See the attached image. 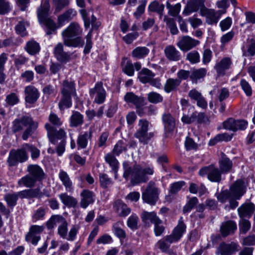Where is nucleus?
Listing matches in <instances>:
<instances>
[{
    "label": "nucleus",
    "instance_id": "obj_1",
    "mask_svg": "<svg viewBox=\"0 0 255 255\" xmlns=\"http://www.w3.org/2000/svg\"><path fill=\"white\" fill-rule=\"evenodd\" d=\"M123 177L127 180L130 177V182L133 185L146 182L148 180L147 175H152L154 172L152 167L143 168L138 164L131 167L127 162L123 163Z\"/></svg>",
    "mask_w": 255,
    "mask_h": 255
},
{
    "label": "nucleus",
    "instance_id": "obj_2",
    "mask_svg": "<svg viewBox=\"0 0 255 255\" xmlns=\"http://www.w3.org/2000/svg\"><path fill=\"white\" fill-rule=\"evenodd\" d=\"M82 33V29L78 23L71 22L61 33L64 44L68 47H82L84 44Z\"/></svg>",
    "mask_w": 255,
    "mask_h": 255
},
{
    "label": "nucleus",
    "instance_id": "obj_3",
    "mask_svg": "<svg viewBox=\"0 0 255 255\" xmlns=\"http://www.w3.org/2000/svg\"><path fill=\"white\" fill-rule=\"evenodd\" d=\"M38 126V122L33 121L31 117L23 116L21 118L15 119L12 122L11 129L14 133H16L26 128L22 134V139L26 140L33 134Z\"/></svg>",
    "mask_w": 255,
    "mask_h": 255
},
{
    "label": "nucleus",
    "instance_id": "obj_4",
    "mask_svg": "<svg viewBox=\"0 0 255 255\" xmlns=\"http://www.w3.org/2000/svg\"><path fill=\"white\" fill-rule=\"evenodd\" d=\"M50 9L49 0H44L37 10V15L40 23H43L47 28L46 34L50 35L57 29L55 23L48 17Z\"/></svg>",
    "mask_w": 255,
    "mask_h": 255
},
{
    "label": "nucleus",
    "instance_id": "obj_5",
    "mask_svg": "<svg viewBox=\"0 0 255 255\" xmlns=\"http://www.w3.org/2000/svg\"><path fill=\"white\" fill-rule=\"evenodd\" d=\"M28 158V153L24 148V144L21 148L17 149H11L7 158V162L10 166L15 165L18 162H24Z\"/></svg>",
    "mask_w": 255,
    "mask_h": 255
},
{
    "label": "nucleus",
    "instance_id": "obj_6",
    "mask_svg": "<svg viewBox=\"0 0 255 255\" xmlns=\"http://www.w3.org/2000/svg\"><path fill=\"white\" fill-rule=\"evenodd\" d=\"M159 193V191L154 183L150 182L142 193V199L144 202L154 205L158 199Z\"/></svg>",
    "mask_w": 255,
    "mask_h": 255
},
{
    "label": "nucleus",
    "instance_id": "obj_7",
    "mask_svg": "<svg viewBox=\"0 0 255 255\" xmlns=\"http://www.w3.org/2000/svg\"><path fill=\"white\" fill-rule=\"evenodd\" d=\"M223 173L218 168L211 164L205 166L199 171L200 176H207L208 179L211 182H219L221 180V174Z\"/></svg>",
    "mask_w": 255,
    "mask_h": 255
},
{
    "label": "nucleus",
    "instance_id": "obj_8",
    "mask_svg": "<svg viewBox=\"0 0 255 255\" xmlns=\"http://www.w3.org/2000/svg\"><path fill=\"white\" fill-rule=\"evenodd\" d=\"M225 13V10L216 11L214 9H209L205 7L201 9L200 14L206 17V22L210 25L216 24L221 15Z\"/></svg>",
    "mask_w": 255,
    "mask_h": 255
},
{
    "label": "nucleus",
    "instance_id": "obj_9",
    "mask_svg": "<svg viewBox=\"0 0 255 255\" xmlns=\"http://www.w3.org/2000/svg\"><path fill=\"white\" fill-rule=\"evenodd\" d=\"M45 128L47 131V135L50 142L56 144L63 139L66 140V132L63 129L55 130L49 124L45 125Z\"/></svg>",
    "mask_w": 255,
    "mask_h": 255
},
{
    "label": "nucleus",
    "instance_id": "obj_10",
    "mask_svg": "<svg viewBox=\"0 0 255 255\" xmlns=\"http://www.w3.org/2000/svg\"><path fill=\"white\" fill-rule=\"evenodd\" d=\"M199 40L189 36H184L180 38L176 45L181 51L187 52L199 45Z\"/></svg>",
    "mask_w": 255,
    "mask_h": 255
},
{
    "label": "nucleus",
    "instance_id": "obj_11",
    "mask_svg": "<svg viewBox=\"0 0 255 255\" xmlns=\"http://www.w3.org/2000/svg\"><path fill=\"white\" fill-rule=\"evenodd\" d=\"M239 245L235 242L227 244L221 243L217 248L216 255H231L239 250Z\"/></svg>",
    "mask_w": 255,
    "mask_h": 255
},
{
    "label": "nucleus",
    "instance_id": "obj_12",
    "mask_svg": "<svg viewBox=\"0 0 255 255\" xmlns=\"http://www.w3.org/2000/svg\"><path fill=\"white\" fill-rule=\"evenodd\" d=\"M95 94H96V96L94 101L96 103L100 104L105 101L106 92L103 87V83L101 82H98L95 87L90 90V96L93 97Z\"/></svg>",
    "mask_w": 255,
    "mask_h": 255
},
{
    "label": "nucleus",
    "instance_id": "obj_13",
    "mask_svg": "<svg viewBox=\"0 0 255 255\" xmlns=\"http://www.w3.org/2000/svg\"><path fill=\"white\" fill-rule=\"evenodd\" d=\"M205 7L204 1L203 0H190L189 1L183 11L185 15H188L192 12L197 11L199 8L200 9Z\"/></svg>",
    "mask_w": 255,
    "mask_h": 255
},
{
    "label": "nucleus",
    "instance_id": "obj_14",
    "mask_svg": "<svg viewBox=\"0 0 255 255\" xmlns=\"http://www.w3.org/2000/svg\"><path fill=\"white\" fill-rule=\"evenodd\" d=\"M26 170L37 181H40L44 178L45 173L43 169L37 164L29 165Z\"/></svg>",
    "mask_w": 255,
    "mask_h": 255
},
{
    "label": "nucleus",
    "instance_id": "obj_15",
    "mask_svg": "<svg viewBox=\"0 0 255 255\" xmlns=\"http://www.w3.org/2000/svg\"><path fill=\"white\" fill-rule=\"evenodd\" d=\"M164 52L166 58L170 61H178L181 59L180 52L172 45L166 46Z\"/></svg>",
    "mask_w": 255,
    "mask_h": 255
},
{
    "label": "nucleus",
    "instance_id": "obj_16",
    "mask_svg": "<svg viewBox=\"0 0 255 255\" xmlns=\"http://www.w3.org/2000/svg\"><path fill=\"white\" fill-rule=\"evenodd\" d=\"M80 196L81 197L80 206L84 209H86L90 204H92L95 202V195L90 190H83L80 193Z\"/></svg>",
    "mask_w": 255,
    "mask_h": 255
},
{
    "label": "nucleus",
    "instance_id": "obj_17",
    "mask_svg": "<svg viewBox=\"0 0 255 255\" xmlns=\"http://www.w3.org/2000/svg\"><path fill=\"white\" fill-rule=\"evenodd\" d=\"M25 99L26 102L33 104L35 103L39 97L38 90L33 86H28L25 88Z\"/></svg>",
    "mask_w": 255,
    "mask_h": 255
},
{
    "label": "nucleus",
    "instance_id": "obj_18",
    "mask_svg": "<svg viewBox=\"0 0 255 255\" xmlns=\"http://www.w3.org/2000/svg\"><path fill=\"white\" fill-rule=\"evenodd\" d=\"M124 99L127 103L134 105L137 109L142 107L144 105L143 98L138 97L132 92L127 93L124 97Z\"/></svg>",
    "mask_w": 255,
    "mask_h": 255
},
{
    "label": "nucleus",
    "instance_id": "obj_19",
    "mask_svg": "<svg viewBox=\"0 0 255 255\" xmlns=\"http://www.w3.org/2000/svg\"><path fill=\"white\" fill-rule=\"evenodd\" d=\"M230 192L234 198L239 199L245 192L243 181L242 180H237L231 186Z\"/></svg>",
    "mask_w": 255,
    "mask_h": 255
},
{
    "label": "nucleus",
    "instance_id": "obj_20",
    "mask_svg": "<svg viewBox=\"0 0 255 255\" xmlns=\"http://www.w3.org/2000/svg\"><path fill=\"white\" fill-rule=\"evenodd\" d=\"M255 210V205L252 203L243 204L238 209V213L241 218L245 217H250Z\"/></svg>",
    "mask_w": 255,
    "mask_h": 255
},
{
    "label": "nucleus",
    "instance_id": "obj_21",
    "mask_svg": "<svg viewBox=\"0 0 255 255\" xmlns=\"http://www.w3.org/2000/svg\"><path fill=\"white\" fill-rule=\"evenodd\" d=\"M114 210L120 217H125L130 212V209L121 200H117L114 204Z\"/></svg>",
    "mask_w": 255,
    "mask_h": 255
},
{
    "label": "nucleus",
    "instance_id": "obj_22",
    "mask_svg": "<svg viewBox=\"0 0 255 255\" xmlns=\"http://www.w3.org/2000/svg\"><path fill=\"white\" fill-rule=\"evenodd\" d=\"M237 229L236 223L233 221H228L222 223L220 231L223 237H227L229 235L234 233Z\"/></svg>",
    "mask_w": 255,
    "mask_h": 255
},
{
    "label": "nucleus",
    "instance_id": "obj_23",
    "mask_svg": "<svg viewBox=\"0 0 255 255\" xmlns=\"http://www.w3.org/2000/svg\"><path fill=\"white\" fill-rule=\"evenodd\" d=\"M231 64L230 59L224 58L215 65L214 69L218 75H223L225 73V71L230 68Z\"/></svg>",
    "mask_w": 255,
    "mask_h": 255
},
{
    "label": "nucleus",
    "instance_id": "obj_24",
    "mask_svg": "<svg viewBox=\"0 0 255 255\" xmlns=\"http://www.w3.org/2000/svg\"><path fill=\"white\" fill-rule=\"evenodd\" d=\"M92 131L91 130L80 133L77 140L78 148H86L88 144V140L92 137Z\"/></svg>",
    "mask_w": 255,
    "mask_h": 255
},
{
    "label": "nucleus",
    "instance_id": "obj_25",
    "mask_svg": "<svg viewBox=\"0 0 255 255\" xmlns=\"http://www.w3.org/2000/svg\"><path fill=\"white\" fill-rule=\"evenodd\" d=\"M219 163L220 170L223 173L229 172L232 168V161L223 152L221 153V158Z\"/></svg>",
    "mask_w": 255,
    "mask_h": 255
},
{
    "label": "nucleus",
    "instance_id": "obj_26",
    "mask_svg": "<svg viewBox=\"0 0 255 255\" xmlns=\"http://www.w3.org/2000/svg\"><path fill=\"white\" fill-rule=\"evenodd\" d=\"M76 12L72 9H69L58 17V27H60L64 25L66 22H68L76 15Z\"/></svg>",
    "mask_w": 255,
    "mask_h": 255
},
{
    "label": "nucleus",
    "instance_id": "obj_27",
    "mask_svg": "<svg viewBox=\"0 0 255 255\" xmlns=\"http://www.w3.org/2000/svg\"><path fill=\"white\" fill-rule=\"evenodd\" d=\"M162 121L166 132H172L174 130L175 127V121L170 114H164L162 116Z\"/></svg>",
    "mask_w": 255,
    "mask_h": 255
},
{
    "label": "nucleus",
    "instance_id": "obj_28",
    "mask_svg": "<svg viewBox=\"0 0 255 255\" xmlns=\"http://www.w3.org/2000/svg\"><path fill=\"white\" fill-rule=\"evenodd\" d=\"M54 54L57 59L61 62H66L70 59V55L63 51V45L58 43L54 48Z\"/></svg>",
    "mask_w": 255,
    "mask_h": 255
},
{
    "label": "nucleus",
    "instance_id": "obj_29",
    "mask_svg": "<svg viewBox=\"0 0 255 255\" xmlns=\"http://www.w3.org/2000/svg\"><path fill=\"white\" fill-rule=\"evenodd\" d=\"M66 219L61 215H52L46 222V226L48 229H52L58 224H61Z\"/></svg>",
    "mask_w": 255,
    "mask_h": 255
},
{
    "label": "nucleus",
    "instance_id": "obj_30",
    "mask_svg": "<svg viewBox=\"0 0 255 255\" xmlns=\"http://www.w3.org/2000/svg\"><path fill=\"white\" fill-rule=\"evenodd\" d=\"M59 197L63 204L68 207H75L77 204L78 201L76 199L66 193L60 194Z\"/></svg>",
    "mask_w": 255,
    "mask_h": 255
},
{
    "label": "nucleus",
    "instance_id": "obj_31",
    "mask_svg": "<svg viewBox=\"0 0 255 255\" xmlns=\"http://www.w3.org/2000/svg\"><path fill=\"white\" fill-rule=\"evenodd\" d=\"M155 76V74L147 68H143L138 73V78L142 83H149L151 78Z\"/></svg>",
    "mask_w": 255,
    "mask_h": 255
},
{
    "label": "nucleus",
    "instance_id": "obj_32",
    "mask_svg": "<svg viewBox=\"0 0 255 255\" xmlns=\"http://www.w3.org/2000/svg\"><path fill=\"white\" fill-rule=\"evenodd\" d=\"M36 182L37 181L28 174L21 178L18 181L17 184L20 186L31 188L34 186Z\"/></svg>",
    "mask_w": 255,
    "mask_h": 255
},
{
    "label": "nucleus",
    "instance_id": "obj_33",
    "mask_svg": "<svg viewBox=\"0 0 255 255\" xmlns=\"http://www.w3.org/2000/svg\"><path fill=\"white\" fill-rule=\"evenodd\" d=\"M76 93L74 83L73 82L64 80L63 82L61 94L65 95H73Z\"/></svg>",
    "mask_w": 255,
    "mask_h": 255
},
{
    "label": "nucleus",
    "instance_id": "obj_34",
    "mask_svg": "<svg viewBox=\"0 0 255 255\" xmlns=\"http://www.w3.org/2000/svg\"><path fill=\"white\" fill-rule=\"evenodd\" d=\"M134 135L140 143L145 144L154 136V132H148V131L136 132Z\"/></svg>",
    "mask_w": 255,
    "mask_h": 255
},
{
    "label": "nucleus",
    "instance_id": "obj_35",
    "mask_svg": "<svg viewBox=\"0 0 255 255\" xmlns=\"http://www.w3.org/2000/svg\"><path fill=\"white\" fill-rule=\"evenodd\" d=\"M180 85V82L176 79L169 78L164 84V90L165 92L169 93L176 90Z\"/></svg>",
    "mask_w": 255,
    "mask_h": 255
},
{
    "label": "nucleus",
    "instance_id": "obj_36",
    "mask_svg": "<svg viewBox=\"0 0 255 255\" xmlns=\"http://www.w3.org/2000/svg\"><path fill=\"white\" fill-rule=\"evenodd\" d=\"M83 123V116L77 111H73L70 119V126L76 127Z\"/></svg>",
    "mask_w": 255,
    "mask_h": 255
},
{
    "label": "nucleus",
    "instance_id": "obj_37",
    "mask_svg": "<svg viewBox=\"0 0 255 255\" xmlns=\"http://www.w3.org/2000/svg\"><path fill=\"white\" fill-rule=\"evenodd\" d=\"M186 230V225L183 222V218L181 217L178 221V224L177 226L174 228L172 234L178 238V240L182 236V235L185 232Z\"/></svg>",
    "mask_w": 255,
    "mask_h": 255
},
{
    "label": "nucleus",
    "instance_id": "obj_38",
    "mask_svg": "<svg viewBox=\"0 0 255 255\" xmlns=\"http://www.w3.org/2000/svg\"><path fill=\"white\" fill-rule=\"evenodd\" d=\"M141 218L143 222L146 223L149 221L154 224L156 223L157 222H159L160 220L154 212H148L144 211L141 214Z\"/></svg>",
    "mask_w": 255,
    "mask_h": 255
},
{
    "label": "nucleus",
    "instance_id": "obj_39",
    "mask_svg": "<svg viewBox=\"0 0 255 255\" xmlns=\"http://www.w3.org/2000/svg\"><path fill=\"white\" fill-rule=\"evenodd\" d=\"M25 49L30 55H35L39 51L40 46L37 42L32 40L26 43Z\"/></svg>",
    "mask_w": 255,
    "mask_h": 255
},
{
    "label": "nucleus",
    "instance_id": "obj_40",
    "mask_svg": "<svg viewBox=\"0 0 255 255\" xmlns=\"http://www.w3.org/2000/svg\"><path fill=\"white\" fill-rule=\"evenodd\" d=\"M105 159L116 173L119 168V162L115 156L112 153H109L105 156Z\"/></svg>",
    "mask_w": 255,
    "mask_h": 255
},
{
    "label": "nucleus",
    "instance_id": "obj_41",
    "mask_svg": "<svg viewBox=\"0 0 255 255\" xmlns=\"http://www.w3.org/2000/svg\"><path fill=\"white\" fill-rule=\"evenodd\" d=\"M62 97L58 104V106L61 110H63L66 108H70L72 105L71 96L70 95H65L61 94Z\"/></svg>",
    "mask_w": 255,
    "mask_h": 255
},
{
    "label": "nucleus",
    "instance_id": "obj_42",
    "mask_svg": "<svg viewBox=\"0 0 255 255\" xmlns=\"http://www.w3.org/2000/svg\"><path fill=\"white\" fill-rule=\"evenodd\" d=\"M164 8V5L162 4H160L156 1L151 2L148 7L149 11L151 12H156L158 13L160 16L163 15Z\"/></svg>",
    "mask_w": 255,
    "mask_h": 255
},
{
    "label": "nucleus",
    "instance_id": "obj_43",
    "mask_svg": "<svg viewBox=\"0 0 255 255\" xmlns=\"http://www.w3.org/2000/svg\"><path fill=\"white\" fill-rule=\"evenodd\" d=\"M59 177L66 189L71 191L72 183L67 173L65 171H61L59 174Z\"/></svg>",
    "mask_w": 255,
    "mask_h": 255
},
{
    "label": "nucleus",
    "instance_id": "obj_44",
    "mask_svg": "<svg viewBox=\"0 0 255 255\" xmlns=\"http://www.w3.org/2000/svg\"><path fill=\"white\" fill-rule=\"evenodd\" d=\"M149 49L145 47H137L132 52V55L138 59L146 56L149 53Z\"/></svg>",
    "mask_w": 255,
    "mask_h": 255
},
{
    "label": "nucleus",
    "instance_id": "obj_45",
    "mask_svg": "<svg viewBox=\"0 0 255 255\" xmlns=\"http://www.w3.org/2000/svg\"><path fill=\"white\" fill-rule=\"evenodd\" d=\"M232 137L228 133L219 134L213 139L209 141V144L211 146L214 145L217 142L222 141H228L231 140Z\"/></svg>",
    "mask_w": 255,
    "mask_h": 255
},
{
    "label": "nucleus",
    "instance_id": "obj_46",
    "mask_svg": "<svg viewBox=\"0 0 255 255\" xmlns=\"http://www.w3.org/2000/svg\"><path fill=\"white\" fill-rule=\"evenodd\" d=\"M207 73V70L205 68H200L193 71L191 73L190 79L194 82H196L198 80L203 78Z\"/></svg>",
    "mask_w": 255,
    "mask_h": 255
},
{
    "label": "nucleus",
    "instance_id": "obj_47",
    "mask_svg": "<svg viewBox=\"0 0 255 255\" xmlns=\"http://www.w3.org/2000/svg\"><path fill=\"white\" fill-rule=\"evenodd\" d=\"M122 225V222H117L113 225V230L116 236L120 239H125L126 237V233L121 228V226Z\"/></svg>",
    "mask_w": 255,
    "mask_h": 255
},
{
    "label": "nucleus",
    "instance_id": "obj_48",
    "mask_svg": "<svg viewBox=\"0 0 255 255\" xmlns=\"http://www.w3.org/2000/svg\"><path fill=\"white\" fill-rule=\"evenodd\" d=\"M24 148H26V151H30L31 153V157L32 159H37L40 154V151L39 149L34 146L31 144H29L27 143L24 144Z\"/></svg>",
    "mask_w": 255,
    "mask_h": 255
},
{
    "label": "nucleus",
    "instance_id": "obj_49",
    "mask_svg": "<svg viewBox=\"0 0 255 255\" xmlns=\"http://www.w3.org/2000/svg\"><path fill=\"white\" fill-rule=\"evenodd\" d=\"M139 219L138 216L135 214H132L127 220V226L130 229L135 230L138 228V222Z\"/></svg>",
    "mask_w": 255,
    "mask_h": 255
},
{
    "label": "nucleus",
    "instance_id": "obj_50",
    "mask_svg": "<svg viewBox=\"0 0 255 255\" xmlns=\"http://www.w3.org/2000/svg\"><path fill=\"white\" fill-rule=\"evenodd\" d=\"M147 99L149 102L153 104H157L163 101V97L156 92H151L148 94Z\"/></svg>",
    "mask_w": 255,
    "mask_h": 255
},
{
    "label": "nucleus",
    "instance_id": "obj_51",
    "mask_svg": "<svg viewBox=\"0 0 255 255\" xmlns=\"http://www.w3.org/2000/svg\"><path fill=\"white\" fill-rule=\"evenodd\" d=\"M166 7L168 9V13L173 16H176L180 12L181 4L180 3L172 5L168 1L166 2Z\"/></svg>",
    "mask_w": 255,
    "mask_h": 255
},
{
    "label": "nucleus",
    "instance_id": "obj_52",
    "mask_svg": "<svg viewBox=\"0 0 255 255\" xmlns=\"http://www.w3.org/2000/svg\"><path fill=\"white\" fill-rule=\"evenodd\" d=\"M70 0H53V5L55 7V11L59 12L69 4Z\"/></svg>",
    "mask_w": 255,
    "mask_h": 255
},
{
    "label": "nucleus",
    "instance_id": "obj_53",
    "mask_svg": "<svg viewBox=\"0 0 255 255\" xmlns=\"http://www.w3.org/2000/svg\"><path fill=\"white\" fill-rule=\"evenodd\" d=\"M4 199L8 206L13 207L16 204L18 195L17 193H8L4 196Z\"/></svg>",
    "mask_w": 255,
    "mask_h": 255
},
{
    "label": "nucleus",
    "instance_id": "obj_54",
    "mask_svg": "<svg viewBox=\"0 0 255 255\" xmlns=\"http://www.w3.org/2000/svg\"><path fill=\"white\" fill-rule=\"evenodd\" d=\"M198 203V200L196 197H194L190 198L183 208V212L186 213L190 212Z\"/></svg>",
    "mask_w": 255,
    "mask_h": 255
},
{
    "label": "nucleus",
    "instance_id": "obj_55",
    "mask_svg": "<svg viewBox=\"0 0 255 255\" xmlns=\"http://www.w3.org/2000/svg\"><path fill=\"white\" fill-rule=\"evenodd\" d=\"M239 225L240 233L244 234L248 232L251 227L250 222L248 220L243 219V218H241Z\"/></svg>",
    "mask_w": 255,
    "mask_h": 255
},
{
    "label": "nucleus",
    "instance_id": "obj_56",
    "mask_svg": "<svg viewBox=\"0 0 255 255\" xmlns=\"http://www.w3.org/2000/svg\"><path fill=\"white\" fill-rule=\"evenodd\" d=\"M68 224L66 220L61 224L59 225L58 228V234L63 239H66L68 233Z\"/></svg>",
    "mask_w": 255,
    "mask_h": 255
},
{
    "label": "nucleus",
    "instance_id": "obj_57",
    "mask_svg": "<svg viewBox=\"0 0 255 255\" xmlns=\"http://www.w3.org/2000/svg\"><path fill=\"white\" fill-rule=\"evenodd\" d=\"M186 59L191 63H197L200 61V54L197 51H191L187 54Z\"/></svg>",
    "mask_w": 255,
    "mask_h": 255
},
{
    "label": "nucleus",
    "instance_id": "obj_58",
    "mask_svg": "<svg viewBox=\"0 0 255 255\" xmlns=\"http://www.w3.org/2000/svg\"><path fill=\"white\" fill-rule=\"evenodd\" d=\"M10 10V2L7 0H0V15H4Z\"/></svg>",
    "mask_w": 255,
    "mask_h": 255
},
{
    "label": "nucleus",
    "instance_id": "obj_59",
    "mask_svg": "<svg viewBox=\"0 0 255 255\" xmlns=\"http://www.w3.org/2000/svg\"><path fill=\"white\" fill-rule=\"evenodd\" d=\"M164 21L167 23L172 34H177L178 33V30L173 18H168L166 16H165Z\"/></svg>",
    "mask_w": 255,
    "mask_h": 255
},
{
    "label": "nucleus",
    "instance_id": "obj_60",
    "mask_svg": "<svg viewBox=\"0 0 255 255\" xmlns=\"http://www.w3.org/2000/svg\"><path fill=\"white\" fill-rule=\"evenodd\" d=\"M100 182L101 185L103 188H107L113 184L112 180L105 173L100 174Z\"/></svg>",
    "mask_w": 255,
    "mask_h": 255
},
{
    "label": "nucleus",
    "instance_id": "obj_61",
    "mask_svg": "<svg viewBox=\"0 0 255 255\" xmlns=\"http://www.w3.org/2000/svg\"><path fill=\"white\" fill-rule=\"evenodd\" d=\"M28 25V23L24 21H19L15 26L16 32L21 35L24 36L26 34L25 26Z\"/></svg>",
    "mask_w": 255,
    "mask_h": 255
},
{
    "label": "nucleus",
    "instance_id": "obj_62",
    "mask_svg": "<svg viewBox=\"0 0 255 255\" xmlns=\"http://www.w3.org/2000/svg\"><path fill=\"white\" fill-rule=\"evenodd\" d=\"M45 215V209L42 207L38 208L34 212L33 215H32V219L33 222H35L38 220L43 219Z\"/></svg>",
    "mask_w": 255,
    "mask_h": 255
},
{
    "label": "nucleus",
    "instance_id": "obj_63",
    "mask_svg": "<svg viewBox=\"0 0 255 255\" xmlns=\"http://www.w3.org/2000/svg\"><path fill=\"white\" fill-rule=\"evenodd\" d=\"M240 85L242 89L247 96H251L252 94V89L250 84L245 79H242L240 81Z\"/></svg>",
    "mask_w": 255,
    "mask_h": 255
},
{
    "label": "nucleus",
    "instance_id": "obj_64",
    "mask_svg": "<svg viewBox=\"0 0 255 255\" xmlns=\"http://www.w3.org/2000/svg\"><path fill=\"white\" fill-rule=\"evenodd\" d=\"M255 54V39H252L249 42V45L246 52L244 53V55L254 56Z\"/></svg>",
    "mask_w": 255,
    "mask_h": 255
}]
</instances>
